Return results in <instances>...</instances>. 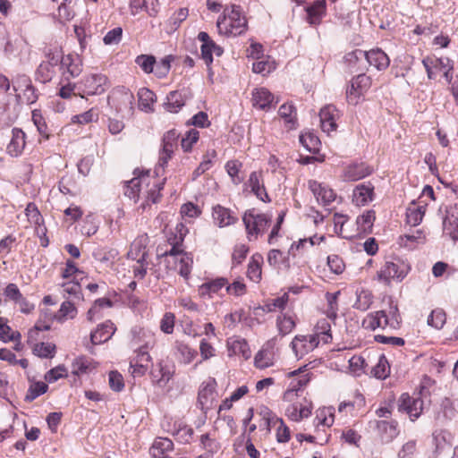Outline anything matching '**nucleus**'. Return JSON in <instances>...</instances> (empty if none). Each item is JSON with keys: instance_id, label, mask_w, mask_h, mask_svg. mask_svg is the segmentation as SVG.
Here are the masks:
<instances>
[{"instance_id": "44", "label": "nucleus", "mask_w": 458, "mask_h": 458, "mask_svg": "<svg viewBox=\"0 0 458 458\" xmlns=\"http://www.w3.org/2000/svg\"><path fill=\"white\" fill-rule=\"evenodd\" d=\"M174 448L173 442L168 438H157L153 443L150 448V454L154 458H164L163 455L172 451Z\"/></svg>"}, {"instance_id": "21", "label": "nucleus", "mask_w": 458, "mask_h": 458, "mask_svg": "<svg viewBox=\"0 0 458 458\" xmlns=\"http://www.w3.org/2000/svg\"><path fill=\"white\" fill-rule=\"evenodd\" d=\"M247 185L250 188L251 192H253L259 199L264 202L270 201V199L264 186L262 172H252L250 174Z\"/></svg>"}, {"instance_id": "24", "label": "nucleus", "mask_w": 458, "mask_h": 458, "mask_svg": "<svg viewBox=\"0 0 458 458\" xmlns=\"http://www.w3.org/2000/svg\"><path fill=\"white\" fill-rule=\"evenodd\" d=\"M364 55L369 64L378 71L385 70L389 66L390 59L388 55L379 48L365 52Z\"/></svg>"}, {"instance_id": "34", "label": "nucleus", "mask_w": 458, "mask_h": 458, "mask_svg": "<svg viewBox=\"0 0 458 458\" xmlns=\"http://www.w3.org/2000/svg\"><path fill=\"white\" fill-rule=\"evenodd\" d=\"M374 296L371 291L360 288L356 291V301L353 308L361 311L368 310L373 303Z\"/></svg>"}, {"instance_id": "27", "label": "nucleus", "mask_w": 458, "mask_h": 458, "mask_svg": "<svg viewBox=\"0 0 458 458\" xmlns=\"http://www.w3.org/2000/svg\"><path fill=\"white\" fill-rule=\"evenodd\" d=\"M326 0H316L310 6L307 7L308 22L311 25H318L326 15Z\"/></svg>"}, {"instance_id": "1", "label": "nucleus", "mask_w": 458, "mask_h": 458, "mask_svg": "<svg viewBox=\"0 0 458 458\" xmlns=\"http://www.w3.org/2000/svg\"><path fill=\"white\" fill-rule=\"evenodd\" d=\"M216 26L220 34L236 37L247 30V20L238 5H231L224 10L223 17L218 18Z\"/></svg>"}, {"instance_id": "20", "label": "nucleus", "mask_w": 458, "mask_h": 458, "mask_svg": "<svg viewBox=\"0 0 458 458\" xmlns=\"http://www.w3.org/2000/svg\"><path fill=\"white\" fill-rule=\"evenodd\" d=\"M173 366L160 360L156 367L152 369L150 374L153 381L160 386H165L174 375Z\"/></svg>"}, {"instance_id": "6", "label": "nucleus", "mask_w": 458, "mask_h": 458, "mask_svg": "<svg viewBox=\"0 0 458 458\" xmlns=\"http://www.w3.org/2000/svg\"><path fill=\"white\" fill-rule=\"evenodd\" d=\"M422 64L427 71L428 79H435L436 72H439L443 73L446 82L452 83L454 62L450 58L446 56L435 59L428 57L422 60Z\"/></svg>"}, {"instance_id": "37", "label": "nucleus", "mask_w": 458, "mask_h": 458, "mask_svg": "<svg viewBox=\"0 0 458 458\" xmlns=\"http://www.w3.org/2000/svg\"><path fill=\"white\" fill-rule=\"evenodd\" d=\"M335 420V409L333 407H323L316 411L314 420L316 427H331Z\"/></svg>"}, {"instance_id": "31", "label": "nucleus", "mask_w": 458, "mask_h": 458, "mask_svg": "<svg viewBox=\"0 0 458 458\" xmlns=\"http://www.w3.org/2000/svg\"><path fill=\"white\" fill-rule=\"evenodd\" d=\"M62 68L66 70L72 77H77L82 71V62L78 55H67L61 61Z\"/></svg>"}, {"instance_id": "40", "label": "nucleus", "mask_w": 458, "mask_h": 458, "mask_svg": "<svg viewBox=\"0 0 458 458\" xmlns=\"http://www.w3.org/2000/svg\"><path fill=\"white\" fill-rule=\"evenodd\" d=\"M185 104L184 96L182 92L172 91L166 97L164 106L166 111L177 113Z\"/></svg>"}, {"instance_id": "23", "label": "nucleus", "mask_w": 458, "mask_h": 458, "mask_svg": "<svg viewBox=\"0 0 458 458\" xmlns=\"http://www.w3.org/2000/svg\"><path fill=\"white\" fill-rule=\"evenodd\" d=\"M116 328L113 322L107 320L99 325L97 329L90 334V341L93 344H100L108 341L114 334Z\"/></svg>"}, {"instance_id": "3", "label": "nucleus", "mask_w": 458, "mask_h": 458, "mask_svg": "<svg viewBox=\"0 0 458 458\" xmlns=\"http://www.w3.org/2000/svg\"><path fill=\"white\" fill-rule=\"evenodd\" d=\"M246 229L247 238L250 242L256 241L259 235L264 234L272 221V216L265 213H259L256 209H248L242 216Z\"/></svg>"}, {"instance_id": "13", "label": "nucleus", "mask_w": 458, "mask_h": 458, "mask_svg": "<svg viewBox=\"0 0 458 458\" xmlns=\"http://www.w3.org/2000/svg\"><path fill=\"white\" fill-rule=\"evenodd\" d=\"M19 85L16 87L13 85V89L16 92V97L19 101L30 105L37 101L38 96L36 94V90L34 87L31 85L29 77L26 75H21L19 77Z\"/></svg>"}, {"instance_id": "54", "label": "nucleus", "mask_w": 458, "mask_h": 458, "mask_svg": "<svg viewBox=\"0 0 458 458\" xmlns=\"http://www.w3.org/2000/svg\"><path fill=\"white\" fill-rule=\"evenodd\" d=\"M390 373L388 360L384 355L378 358L377 363L372 369V374L378 379H385Z\"/></svg>"}, {"instance_id": "8", "label": "nucleus", "mask_w": 458, "mask_h": 458, "mask_svg": "<svg viewBox=\"0 0 458 458\" xmlns=\"http://www.w3.org/2000/svg\"><path fill=\"white\" fill-rule=\"evenodd\" d=\"M81 84L82 91L89 96L100 95L109 87L107 77L102 73H92L85 76Z\"/></svg>"}, {"instance_id": "64", "label": "nucleus", "mask_w": 458, "mask_h": 458, "mask_svg": "<svg viewBox=\"0 0 458 458\" xmlns=\"http://www.w3.org/2000/svg\"><path fill=\"white\" fill-rule=\"evenodd\" d=\"M47 389L48 386L45 382H35L30 386L28 394L26 395V399L29 401H33L39 395L45 394L47 391Z\"/></svg>"}, {"instance_id": "33", "label": "nucleus", "mask_w": 458, "mask_h": 458, "mask_svg": "<svg viewBox=\"0 0 458 458\" xmlns=\"http://www.w3.org/2000/svg\"><path fill=\"white\" fill-rule=\"evenodd\" d=\"M273 345L268 342L255 356V366L259 369H266L273 365L274 353Z\"/></svg>"}, {"instance_id": "38", "label": "nucleus", "mask_w": 458, "mask_h": 458, "mask_svg": "<svg viewBox=\"0 0 458 458\" xmlns=\"http://www.w3.org/2000/svg\"><path fill=\"white\" fill-rule=\"evenodd\" d=\"M139 107L144 112L153 111V105L156 102V95L147 88H140L138 91Z\"/></svg>"}, {"instance_id": "5", "label": "nucleus", "mask_w": 458, "mask_h": 458, "mask_svg": "<svg viewBox=\"0 0 458 458\" xmlns=\"http://www.w3.org/2000/svg\"><path fill=\"white\" fill-rule=\"evenodd\" d=\"M163 255L166 256L167 263L174 264V269L187 279L191 274L192 258L186 252H183L179 245H173L169 250Z\"/></svg>"}, {"instance_id": "43", "label": "nucleus", "mask_w": 458, "mask_h": 458, "mask_svg": "<svg viewBox=\"0 0 458 458\" xmlns=\"http://www.w3.org/2000/svg\"><path fill=\"white\" fill-rule=\"evenodd\" d=\"M142 10H145L149 16H156L158 13L157 4L153 2L148 5L147 0H130V11L132 15L138 14Z\"/></svg>"}, {"instance_id": "53", "label": "nucleus", "mask_w": 458, "mask_h": 458, "mask_svg": "<svg viewBox=\"0 0 458 458\" xmlns=\"http://www.w3.org/2000/svg\"><path fill=\"white\" fill-rule=\"evenodd\" d=\"M55 73V68L41 62L36 71V80L41 83H47L52 80Z\"/></svg>"}, {"instance_id": "50", "label": "nucleus", "mask_w": 458, "mask_h": 458, "mask_svg": "<svg viewBox=\"0 0 458 458\" xmlns=\"http://www.w3.org/2000/svg\"><path fill=\"white\" fill-rule=\"evenodd\" d=\"M91 369V360L84 356L76 358L72 363V373L76 376L87 374Z\"/></svg>"}, {"instance_id": "57", "label": "nucleus", "mask_w": 458, "mask_h": 458, "mask_svg": "<svg viewBox=\"0 0 458 458\" xmlns=\"http://www.w3.org/2000/svg\"><path fill=\"white\" fill-rule=\"evenodd\" d=\"M375 212L368 210L361 216L357 217V225L361 232H368L372 228L373 222L375 221Z\"/></svg>"}, {"instance_id": "35", "label": "nucleus", "mask_w": 458, "mask_h": 458, "mask_svg": "<svg viewBox=\"0 0 458 458\" xmlns=\"http://www.w3.org/2000/svg\"><path fill=\"white\" fill-rule=\"evenodd\" d=\"M25 215L31 225L37 226L38 233H46V228L43 226V217L34 203H29L25 209Z\"/></svg>"}, {"instance_id": "2", "label": "nucleus", "mask_w": 458, "mask_h": 458, "mask_svg": "<svg viewBox=\"0 0 458 458\" xmlns=\"http://www.w3.org/2000/svg\"><path fill=\"white\" fill-rule=\"evenodd\" d=\"M323 331L314 335H295L291 343V348L296 358L301 359L309 352H312L319 344L320 340L325 344L328 343L332 336L328 333L330 326L326 320L318 323Z\"/></svg>"}, {"instance_id": "10", "label": "nucleus", "mask_w": 458, "mask_h": 458, "mask_svg": "<svg viewBox=\"0 0 458 458\" xmlns=\"http://www.w3.org/2000/svg\"><path fill=\"white\" fill-rule=\"evenodd\" d=\"M399 410L409 414L411 420L418 419L423 411V400L418 395L403 393L399 399Z\"/></svg>"}, {"instance_id": "60", "label": "nucleus", "mask_w": 458, "mask_h": 458, "mask_svg": "<svg viewBox=\"0 0 458 458\" xmlns=\"http://www.w3.org/2000/svg\"><path fill=\"white\" fill-rule=\"evenodd\" d=\"M225 290L228 294L239 297L246 293L247 287L242 278H237L232 284L227 283Z\"/></svg>"}, {"instance_id": "36", "label": "nucleus", "mask_w": 458, "mask_h": 458, "mask_svg": "<svg viewBox=\"0 0 458 458\" xmlns=\"http://www.w3.org/2000/svg\"><path fill=\"white\" fill-rule=\"evenodd\" d=\"M425 212V205L411 203L406 211L407 223L412 226L418 225L422 221Z\"/></svg>"}, {"instance_id": "16", "label": "nucleus", "mask_w": 458, "mask_h": 458, "mask_svg": "<svg viewBox=\"0 0 458 458\" xmlns=\"http://www.w3.org/2000/svg\"><path fill=\"white\" fill-rule=\"evenodd\" d=\"M136 356L130 361V372L132 377H141L145 375L148 369V363L151 361V357L148 351L140 349L135 351Z\"/></svg>"}, {"instance_id": "46", "label": "nucleus", "mask_w": 458, "mask_h": 458, "mask_svg": "<svg viewBox=\"0 0 458 458\" xmlns=\"http://www.w3.org/2000/svg\"><path fill=\"white\" fill-rule=\"evenodd\" d=\"M32 352L39 358L52 359L55 355L56 347L52 343L41 342L33 345Z\"/></svg>"}, {"instance_id": "17", "label": "nucleus", "mask_w": 458, "mask_h": 458, "mask_svg": "<svg viewBox=\"0 0 458 458\" xmlns=\"http://www.w3.org/2000/svg\"><path fill=\"white\" fill-rule=\"evenodd\" d=\"M339 116L338 110L333 105H327L319 112L321 128L323 131L330 133L336 130V119Z\"/></svg>"}, {"instance_id": "61", "label": "nucleus", "mask_w": 458, "mask_h": 458, "mask_svg": "<svg viewBox=\"0 0 458 458\" xmlns=\"http://www.w3.org/2000/svg\"><path fill=\"white\" fill-rule=\"evenodd\" d=\"M277 328L282 335H288L295 327V322L291 317L285 315L279 316L276 320Z\"/></svg>"}, {"instance_id": "26", "label": "nucleus", "mask_w": 458, "mask_h": 458, "mask_svg": "<svg viewBox=\"0 0 458 458\" xmlns=\"http://www.w3.org/2000/svg\"><path fill=\"white\" fill-rule=\"evenodd\" d=\"M25 144V133L21 129H13L12 139L7 145V152L13 157H18L22 153Z\"/></svg>"}, {"instance_id": "62", "label": "nucleus", "mask_w": 458, "mask_h": 458, "mask_svg": "<svg viewBox=\"0 0 458 458\" xmlns=\"http://www.w3.org/2000/svg\"><path fill=\"white\" fill-rule=\"evenodd\" d=\"M135 63L142 69L144 72L150 73L154 71L156 58L153 55H140L136 57Z\"/></svg>"}, {"instance_id": "28", "label": "nucleus", "mask_w": 458, "mask_h": 458, "mask_svg": "<svg viewBox=\"0 0 458 458\" xmlns=\"http://www.w3.org/2000/svg\"><path fill=\"white\" fill-rule=\"evenodd\" d=\"M146 236H140L133 241L131 249L127 253V257L137 262H145L148 253L146 251Z\"/></svg>"}, {"instance_id": "15", "label": "nucleus", "mask_w": 458, "mask_h": 458, "mask_svg": "<svg viewBox=\"0 0 458 458\" xmlns=\"http://www.w3.org/2000/svg\"><path fill=\"white\" fill-rule=\"evenodd\" d=\"M178 134L175 131H167L162 140V149L159 153L158 166L163 168L171 158L177 146Z\"/></svg>"}, {"instance_id": "19", "label": "nucleus", "mask_w": 458, "mask_h": 458, "mask_svg": "<svg viewBox=\"0 0 458 458\" xmlns=\"http://www.w3.org/2000/svg\"><path fill=\"white\" fill-rule=\"evenodd\" d=\"M274 96L266 88L255 89L252 91V105L260 110L267 111L274 106Z\"/></svg>"}, {"instance_id": "29", "label": "nucleus", "mask_w": 458, "mask_h": 458, "mask_svg": "<svg viewBox=\"0 0 458 458\" xmlns=\"http://www.w3.org/2000/svg\"><path fill=\"white\" fill-rule=\"evenodd\" d=\"M212 216L215 223L220 227L231 225L237 221V217L233 215L230 209L220 205L213 208Z\"/></svg>"}, {"instance_id": "52", "label": "nucleus", "mask_w": 458, "mask_h": 458, "mask_svg": "<svg viewBox=\"0 0 458 458\" xmlns=\"http://www.w3.org/2000/svg\"><path fill=\"white\" fill-rule=\"evenodd\" d=\"M300 142L310 152H317L320 144L319 139L312 132H305L300 136Z\"/></svg>"}, {"instance_id": "41", "label": "nucleus", "mask_w": 458, "mask_h": 458, "mask_svg": "<svg viewBox=\"0 0 458 458\" xmlns=\"http://www.w3.org/2000/svg\"><path fill=\"white\" fill-rule=\"evenodd\" d=\"M454 416L455 409L453 401L448 397L443 398L440 402L439 410L437 413V420L445 421L454 419Z\"/></svg>"}, {"instance_id": "7", "label": "nucleus", "mask_w": 458, "mask_h": 458, "mask_svg": "<svg viewBox=\"0 0 458 458\" xmlns=\"http://www.w3.org/2000/svg\"><path fill=\"white\" fill-rule=\"evenodd\" d=\"M371 86V79L366 74H359L353 78L346 90V98L350 104L356 105L360 98Z\"/></svg>"}, {"instance_id": "45", "label": "nucleus", "mask_w": 458, "mask_h": 458, "mask_svg": "<svg viewBox=\"0 0 458 458\" xmlns=\"http://www.w3.org/2000/svg\"><path fill=\"white\" fill-rule=\"evenodd\" d=\"M227 279L219 277L215 280L204 283L199 286V293L201 296L210 295L211 293H217L220 289L226 286Z\"/></svg>"}, {"instance_id": "11", "label": "nucleus", "mask_w": 458, "mask_h": 458, "mask_svg": "<svg viewBox=\"0 0 458 458\" xmlns=\"http://www.w3.org/2000/svg\"><path fill=\"white\" fill-rule=\"evenodd\" d=\"M198 39L202 43L200 47L201 57L206 64L209 66L213 63V55L220 56L224 50L220 46L216 45L205 31L199 33Z\"/></svg>"}, {"instance_id": "63", "label": "nucleus", "mask_w": 458, "mask_h": 458, "mask_svg": "<svg viewBox=\"0 0 458 458\" xmlns=\"http://www.w3.org/2000/svg\"><path fill=\"white\" fill-rule=\"evenodd\" d=\"M289 301V296L287 293H284L282 296L273 299L271 301L267 302L263 310L267 312H273L276 310H284Z\"/></svg>"}, {"instance_id": "49", "label": "nucleus", "mask_w": 458, "mask_h": 458, "mask_svg": "<svg viewBox=\"0 0 458 458\" xmlns=\"http://www.w3.org/2000/svg\"><path fill=\"white\" fill-rule=\"evenodd\" d=\"M385 322L389 325L390 328L396 329L401 323V316L397 304L390 301L388 310H386Z\"/></svg>"}, {"instance_id": "42", "label": "nucleus", "mask_w": 458, "mask_h": 458, "mask_svg": "<svg viewBox=\"0 0 458 458\" xmlns=\"http://www.w3.org/2000/svg\"><path fill=\"white\" fill-rule=\"evenodd\" d=\"M263 257L260 254H254L248 265L247 276L253 282H259L261 279V264Z\"/></svg>"}, {"instance_id": "9", "label": "nucleus", "mask_w": 458, "mask_h": 458, "mask_svg": "<svg viewBox=\"0 0 458 458\" xmlns=\"http://www.w3.org/2000/svg\"><path fill=\"white\" fill-rule=\"evenodd\" d=\"M130 344L135 351L140 349L148 351L155 344L154 335L149 331L139 326H135L130 332Z\"/></svg>"}, {"instance_id": "12", "label": "nucleus", "mask_w": 458, "mask_h": 458, "mask_svg": "<svg viewBox=\"0 0 458 458\" xmlns=\"http://www.w3.org/2000/svg\"><path fill=\"white\" fill-rule=\"evenodd\" d=\"M312 408V403L303 397L301 401L290 403L285 409V414L293 421H301L311 414Z\"/></svg>"}, {"instance_id": "25", "label": "nucleus", "mask_w": 458, "mask_h": 458, "mask_svg": "<svg viewBox=\"0 0 458 458\" xmlns=\"http://www.w3.org/2000/svg\"><path fill=\"white\" fill-rule=\"evenodd\" d=\"M371 170L365 164H352L346 166L343 172V179L347 182L360 180L370 174Z\"/></svg>"}, {"instance_id": "51", "label": "nucleus", "mask_w": 458, "mask_h": 458, "mask_svg": "<svg viewBox=\"0 0 458 458\" xmlns=\"http://www.w3.org/2000/svg\"><path fill=\"white\" fill-rule=\"evenodd\" d=\"M147 176H141L140 178H133L127 182L126 190L124 194L135 201L139 198V194L140 192V185L141 183L147 181Z\"/></svg>"}, {"instance_id": "18", "label": "nucleus", "mask_w": 458, "mask_h": 458, "mask_svg": "<svg viewBox=\"0 0 458 458\" xmlns=\"http://www.w3.org/2000/svg\"><path fill=\"white\" fill-rule=\"evenodd\" d=\"M444 233L454 241L458 240V208L449 207L443 221Z\"/></svg>"}, {"instance_id": "32", "label": "nucleus", "mask_w": 458, "mask_h": 458, "mask_svg": "<svg viewBox=\"0 0 458 458\" xmlns=\"http://www.w3.org/2000/svg\"><path fill=\"white\" fill-rule=\"evenodd\" d=\"M227 345L229 352L233 355H241L246 360L249 359L251 355L249 344L243 338H230L227 342Z\"/></svg>"}, {"instance_id": "39", "label": "nucleus", "mask_w": 458, "mask_h": 458, "mask_svg": "<svg viewBox=\"0 0 458 458\" xmlns=\"http://www.w3.org/2000/svg\"><path fill=\"white\" fill-rule=\"evenodd\" d=\"M377 427L381 434L382 439L386 442L392 441L398 435L396 421H377Z\"/></svg>"}, {"instance_id": "58", "label": "nucleus", "mask_w": 458, "mask_h": 458, "mask_svg": "<svg viewBox=\"0 0 458 458\" xmlns=\"http://www.w3.org/2000/svg\"><path fill=\"white\" fill-rule=\"evenodd\" d=\"M340 294V292H335L333 293H327L326 294L327 301V316L331 320H335L337 318V310H338V305H337V298Z\"/></svg>"}, {"instance_id": "55", "label": "nucleus", "mask_w": 458, "mask_h": 458, "mask_svg": "<svg viewBox=\"0 0 458 458\" xmlns=\"http://www.w3.org/2000/svg\"><path fill=\"white\" fill-rule=\"evenodd\" d=\"M242 163L237 160H230L225 165V169L232 182L238 185L243 181V177L240 176Z\"/></svg>"}, {"instance_id": "56", "label": "nucleus", "mask_w": 458, "mask_h": 458, "mask_svg": "<svg viewBox=\"0 0 458 458\" xmlns=\"http://www.w3.org/2000/svg\"><path fill=\"white\" fill-rule=\"evenodd\" d=\"M21 334L18 331H13L12 328L4 322L3 318H0V340L3 342L19 341Z\"/></svg>"}, {"instance_id": "22", "label": "nucleus", "mask_w": 458, "mask_h": 458, "mask_svg": "<svg viewBox=\"0 0 458 458\" xmlns=\"http://www.w3.org/2000/svg\"><path fill=\"white\" fill-rule=\"evenodd\" d=\"M374 186L370 182L358 184L352 192V202L357 206H364L372 201Z\"/></svg>"}, {"instance_id": "47", "label": "nucleus", "mask_w": 458, "mask_h": 458, "mask_svg": "<svg viewBox=\"0 0 458 458\" xmlns=\"http://www.w3.org/2000/svg\"><path fill=\"white\" fill-rule=\"evenodd\" d=\"M216 388L215 379L204 383L199 391V401L202 406L208 405L214 399Z\"/></svg>"}, {"instance_id": "59", "label": "nucleus", "mask_w": 458, "mask_h": 458, "mask_svg": "<svg viewBox=\"0 0 458 458\" xmlns=\"http://www.w3.org/2000/svg\"><path fill=\"white\" fill-rule=\"evenodd\" d=\"M177 351L181 355V361L184 364H189L193 361L198 354L196 350L182 343L177 344Z\"/></svg>"}, {"instance_id": "48", "label": "nucleus", "mask_w": 458, "mask_h": 458, "mask_svg": "<svg viewBox=\"0 0 458 458\" xmlns=\"http://www.w3.org/2000/svg\"><path fill=\"white\" fill-rule=\"evenodd\" d=\"M75 15L72 0H64L57 9V16L61 22H66L73 19Z\"/></svg>"}, {"instance_id": "30", "label": "nucleus", "mask_w": 458, "mask_h": 458, "mask_svg": "<svg viewBox=\"0 0 458 458\" xmlns=\"http://www.w3.org/2000/svg\"><path fill=\"white\" fill-rule=\"evenodd\" d=\"M386 318V310H378L376 312L369 313L362 321V326L366 329L376 330L377 328H386L389 327Z\"/></svg>"}, {"instance_id": "14", "label": "nucleus", "mask_w": 458, "mask_h": 458, "mask_svg": "<svg viewBox=\"0 0 458 458\" xmlns=\"http://www.w3.org/2000/svg\"><path fill=\"white\" fill-rule=\"evenodd\" d=\"M308 186L317 201L324 206L329 205L335 199V193L327 184L315 180H310Z\"/></svg>"}, {"instance_id": "4", "label": "nucleus", "mask_w": 458, "mask_h": 458, "mask_svg": "<svg viewBox=\"0 0 458 458\" xmlns=\"http://www.w3.org/2000/svg\"><path fill=\"white\" fill-rule=\"evenodd\" d=\"M410 266L400 259L386 261L377 273L378 281L390 284L391 280L402 281L408 275Z\"/></svg>"}]
</instances>
